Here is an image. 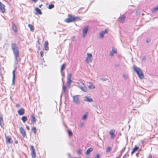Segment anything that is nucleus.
Here are the masks:
<instances>
[{"mask_svg": "<svg viewBox=\"0 0 158 158\" xmlns=\"http://www.w3.org/2000/svg\"><path fill=\"white\" fill-rule=\"evenodd\" d=\"M11 46L12 50L15 55V58L17 60V59L19 57V48L16 44L15 43L12 44Z\"/></svg>", "mask_w": 158, "mask_h": 158, "instance_id": "1", "label": "nucleus"}, {"mask_svg": "<svg viewBox=\"0 0 158 158\" xmlns=\"http://www.w3.org/2000/svg\"><path fill=\"white\" fill-rule=\"evenodd\" d=\"M68 17L69 18L65 19L64 20L65 22L67 23L74 22L76 21L77 19H80L79 17H74L71 14L68 15Z\"/></svg>", "mask_w": 158, "mask_h": 158, "instance_id": "2", "label": "nucleus"}, {"mask_svg": "<svg viewBox=\"0 0 158 158\" xmlns=\"http://www.w3.org/2000/svg\"><path fill=\"white\" fill-rule=\"evenodd\" d=\"M135 71L139 77L141 79L144 78V75L142 72V70L138 67H134V68Z\"/></svg>", "mask_w": 158, "mask_h": 158, "instance_id": "3", "label": "nucleus"}, {"mask_svg": "<svg viewBox=\"0 0 158 158\" xmlns=\"http://www.w3.org/2000/svg\"><path fill=\"white\" fill-rule=\"evenodd\" d=\"M78 84L79 85V87L81 89L85 92L87 91V88L85 86L84 83L83 82L80 81L78 82Z\"/></svg>", "mask_w": 158, "mask_h": 158, "instance_id": "4", "label": "nucleus"}, {"mask_svg": "<svg viewBox=\"0 0 158 158\" xmlns=\"http://www.w3.org/2000/svg\"><path fill=\"white\" fill-rule=\"evenodd\" d=\"M31 156L32 158H35L36 157V152L33 146H31Z\"/></svg>", "mask_w": 158, "mask_h": 158, "instance_id": "5", "label": "nucleus"}, {"mask_svg": "<svg viewBox=\"0 0 158 158\" xmlns=\"http://www.w3.org/2000/svg\"><path fill=\"white\" fill-rule=\"evenodd\" d=\"M115 131L114 129H112L109 131V133L111 139H113L116 137V135L115 134Z\"/></svg>", "mask_w": 158, "mask_h": 158, "instance_id": "6", "label": "nucleus"}, {"mask_svg": "<svg viewBox=\"0 0 158 158\" xmlns=\"http://www.w3.org/2000/svg\"><path fill=\"white\" fill-rule=\"evenodd\" d=\"M71 74H69L67 77L68 81H67V84L68 85L69 88H70L71 84L72 83V81L71 80Z\"/></svg>", "mask_w": 158, "mask_h": 158, "instance_id": "7", "label": "nucleus"}, {"mask_svg": "<svg viewBox=\"0 0 158 158\" xmlns=\"http://www.w3.org/2000/svg\"><path fill=\"white\" fill-rule=\"evenodd\" d=\"M92 61V55L91 54L87 53L86 61L87 63L90 62Z\"/></svg>", "mask_w": 158, "mask_h": 158, "instance_id": "8", "label": "nucleus"}, {"mask_svg": "<svg viewBox=\"0 0 158 158\" xmlns=\"http://www.w3.org/2000/svg\"><path fill=\"white\" fill-rule=\"evenodd\" d=\"M19 131L20 133L22 134L23 137H25L26 136V132L23 127H20L19 128Z\"/></svg>", "mask_w": 158, "mask_h": 158, "instance_id": "9", "label": "nucleus"}, {"mask_svg": "<svg viewBox=\"0 0 158 158\" xmlns=\"http://www.w3.org/2000/svg\"><path fill=\"white\" fill-rule=\"evenodd\" d=\"M89 27L88 26L86 27L85 28L83 29L82 37L84 38L85 37L88 31Z\"/></svg>", "mask_w": 158, "mask_h": 158, "instance_id": "10", "label": "nucleus"}, {"mask_svg": "<svg viewBox=\"0 0 158 158\" xmlns=\"http://www.w3.org/2000/svg\"><path fill=\"white\" fill-rule=\"evenodd\" d=\"M5 6L1 2H0V10L2 13H4L5 12Z\"/></svg>", "mask_w": 158, "mask_h": 158, "instance_id": "11", "label": "nucleus"}, {"mask_svg": "<svg viewBox=\"0 0 158 158\" xmlns=\"http://www.w3.org/2000/svg\"><path fill=\"white\" fill-rule=\"evenodd\" d=\"M73 101L76 103H79L80 101L78 95H75L73 97Z\"/></svg>", "mask_w": 158, "mask_h": 158, "instance_id": "12", "label": "nucleus"}, {"mask_svg": "<svg viewBox=\"0 0 158 158\" xmlns=\"http://www.w3.org/2000/svg\"><path fill=\"white\" fill-rule=\"evenodd\" d=\"M126 17L124 15H123L118 18V21L119 23H123L125 19H126Z\"/></svg>", "mask_w": 158, "mask_h": 158, "instance_id": "13", "label": "nucleus"}, {"mask_svg": "<svg viewBox=\"0 0 158 158\" xmlns=\"http://www.w3.org/2000/svg\"><path fill=\"white\" fill-rule=\"evenodd\" d=\"M108 30L106 29L104 31L101 32L100 33V36L102 38H103L105 34L107 33L108 31Z\"/></svg>", "mask_w": 158, "mask_h": 158, "instance_id": "14", "label": "nucleus"}, {"mask_svg": "<svg viewBox=\"0 0 158 158\" xmlns=\"http://www.w3.org/2000/svg\"><path fill=\"white\" fill-rule=\"evenodd\" d=\"M18 113L20 115H22L25 113V110L23 108H21L18 111Z\"/></svg>", "mask_w": 158, "mask_h": 158, "instance_id": "15", "label": "nucleus"}, {"mask_svg": "<svg viewBox=\"0 0 158 158\" xmlns=\"http://www.w3.org/2000/svg\"><path fill=\"white\" fill-rule=\"evenodd\" d=\"M12 29L14 31V32L15 33H17L18 31L17 27L16 25L14 23H12Z\"/></svg>", "mask_w": 158, "mask_h": 158, "instance_id": "16", "label": "nucleus"}, {"mask_svg": "<svg viewBox=\"0 0 158 158\" xmlns=\"http://www.w3.org/2000/svg\"><path fill=\"white\" fill-rule=\"evenodd\" d=\"M5 138L6 139V142L8 143H13V141H11V139L10 137L6 136Z\"/></svg>", "mask_w": 158, "mask_h": 158, "instance_id": "17", "label": "nucleus"}, {"mask_svg": "<svg viewBox=\"0 0 158 158\" xmlns=\"http://www.w3.org/2000/svg\"><path fill=\"white\" fill-rule=\"evenodd\" d=\"M84 100L85 101L92 102L93 101V99L88 96H86L85 97Z\"/></svg>", "mask_w": 158, "mask_h": 158, "instance_id": "18", "label": "nucleus"}, {"mask_svg": "<svg viewBox=\"0 0 158 158\" xmlns=\"http://www.w3.org/2000/svg\"><path fill=\"white\" fill-rule=\"evenodd\" d=\"M117 49L114 48H113L112 51L110 52V55L111 56H113L115 53H117Z\"/></svg>", "mask_w": 158, "mask_h": 158, "instance_id": "19", "label": "nucleus"}, {"mask_svg": "<svg viewBox=\"0 0 158 158\" xmlns=\"http://www.w3.org/2000/svg\"><path fill=\"white\" fill-rule=\"evenodd\" d=\"M31 121L32 123H34L36 121V119L34 115L32 114L31 115Z\"/></svg>", "mask_w": 158, "mask_h": 158, "instance_id": "20", "label": "nucleus"}, {"mask_svg": "<svg viewBox=\"0 0 158 158\" xmlns=\"http://www.w3.org/2000/svg\"><path fill=\"white\" fill-rule=\"evenodd\" d=\"M48 41H46L45 43V44L44 48L46 50H49V47L48 46Z\"/></svg>", "mask_w": 158, "mask_h": 158, "instance_id": "21", "label": "nucleus"}, {"mask_svg": "<svg viewBox=\"0 0 158 158\" xmlns=\"http://www.w3.org/2000/svg\"><path fill=\"white\" fill-rule=\"evenodd\" d=\"M139 149V148L137 147L136 146H135L134 148L133 149L132 151L131 152V155H132V154L138 150Z\"/></svg>", "mask_w": 158, "mask_h": 158, "instance_id": "22", "label": "nucleus"}, {"mask_svg": "<svg viewBox=\"0 0 158 158\" xmlns=\"http://www.w3.org/2000/svg\"><path fill=\"white\" fill-rule=\"evenodd\" d=\"M35 10L36 11V14H39V15H41L42 14V13L40 10L37 7H36L35 8Z\"/></svg>", "mask_w": 158, "mask_h": 158, "instance_id": "23", "label": "nucleus"}, {"mask_svg": "<svg viewBox=\"0 0 158 158\" xmlns=\"http://www.w3.org/2000/svg\"><path fill=\"white\" fill-rule=\"evenodd\" d=\"M28 26L30 28L31 31L32 32H33L34 31V29L33 25L31 24H29L28 25Z\"/></svg>", "mask_w": 158, "mask_h": 158, "instance_id": "24", "label": "nucleus"}, {"mask_svg": "<svg viewBox=\"0 0 158 158\" xmlns=\"http://www.w3.org/2000/svg\"><path fill=\"white\" fill-rule=\"evenodd\" d=\"M93 151V149L92 148H89L86 150L85 154H89L90 152Z\"/></svg>", "mask_w": 158, "mask_h": 158, "instance_id": "25", "label": "nucleus"}, {"mask_svg": "<svg viewBox=\"0 0 158 158\" xmlns=\"http://www.w3.org/2000/svg\"><path fill=\"white\" fill-rule=\"evenodd\" d=\"M89 87L91 89H94L95 88V87L94 86L92 83L89 82Z\"/></svg>", "mask_w": 158, "mask_h": 158, "instance_id": "26", "label": "nucleus"}, {"mask_svg": "<svg viewBox=\"0 0 158 158\" xmlns=\"http://www.w3.org/2000/svg\"><path fill=\"white\" fill-rule=\"evenodd\" d=\"M27 119V118L26 116H23L21 118V120L24 123L25 122Z\"/></svg>", "mask_w": 158, "mask_h": 158, "instance_id": "27", "label": "nucleus"}, {"mask_svg": "<svg viewBox=\"0 0 158 158\" xmlns=\"http://www.w3.org/2000/svg\"><path fill=\"white\" fill-rule=\"evenodd\" d=\"M112 150V148L110 146H108L106 149V153L110 152Z\"/></svg>", "mask_w": 158, "mask_h": 158, "instance_id": "28", "label": "nucleus"}, {"mask_svg": "<svg viewBox=\"0 0 158 158\" xmlns=\"http://www.w3.org/2000/svg\"><path fill=\"white\" fill-rule=\"evenodd\" d=\"M88 115V112H87L85 113L82 117V119L85 120L87 118V116Z\"/></svg>", "mask_w": 158, "mask_h": 158, "instance_id": "29", "label": "nucleus"}, {"mask_svg": "<svg viewBox=\"0 0 158 158\" xmlns=\"http://www.w3.org/2000/svg\"><path fill=\"white\" fill-rule=\"evenodd\" d=\"M0 125L2 127L4 125L3 120L2 117L0 118Z\"/></svg>", "mask_w": 158, "mask_h": 158, "instance_id": "30", "label": "nucleus"}, {"mask_svg": "<svg viewBox=\"0 0 158 158\" xmlns=\"http://www.w3.org/2000/svg\"><path fill=\"white\" fill-rule=\"evenodd\" d=\"M66 67V64H63L61 66V71H63L65 68Z\"/></svg>", "mask_w": 158, "mask_h": 158, "instance_id": "31", "label": "nucleus"}, {"mask_svg": "<svg viewBox=\"0 0 158 158\" xmlns=\"http://www.w3.org/2000/svg\"><path fill=\"white\" fill-rule=\"evenodd\" d=\"M32 130L33 131L35 135L36 133V129L35 127H33L32 128Z\"/></svg>", "mask_w": 158, "mask_h": 158, "instance_id": "32", "label": "nucleus"}, {"mask_svg": "<svg viewBox=\"0 0 158 158\" xmlns=\"http://www.w3.org/2000/svg\"><path fill=\"white\" fill-rule=\"evenodd\" d=\"M15 70H14L13 71V81H14L15 78Z\"/></svg>", "mask_w": 158, "mask_h": 158, "instance_id": "33", "label": "nucleus"}, {"mask_svg": "<svg viewBox=\"0 0 158 158\" xmlns=\"http://www.w3.org/2000/svg\"><path fill=\"white\" fill-rule=\"evenodd\" d=\"M54 6L53 4H50L49 5L48 8L49 9H52L54 7Z\"/></svg>", "mask_w": 158, "mask_h": 158, "instance_id": "34", "label": "nucleus"}, {"mask_svg": "<svg viewBox=\"0 0 158 158\" xmlns=\"http://www.w3.org/2000/svg\"><path fill=\"white\" fill-rule=\"evenodd\" d=\"M68 134L69 136H71L73 135V133L70 130H68Z\"/></svg>", "mask_w": 158, "mask_h": 158, "instance_id": "35", "label": "nucleus"}, {"mask_svg": "<svg viewBox=\"0 0 158 158\" xmlns=\"http://www.w3.org/2000/svg\"><path fill=\"white\" fill-rule=\"evenodd\" d=\"M158 10V6L156 7L155 8H154L153 9V11H156Z\"/></svg>", "mask_w": 158, "mask_h": 158, "instance_id": "36", "label": "nucleus"}, {"mask_svg": "<svg viewBox=\"0 0 158 158\" xmlns=\"http://www.w3.org/2000/svg\"><path fill=\"white\" fill-rule=\"evenodd\" d=\"M67 87L65 86H64L63 87V89L64 92H65L67 89Z\"/></svg>", "mask_w": 158, "mask_h": 158, "instance_id": "37", "label": "nucleus"}, {"mask_svg": "<svg viewBox=\"0 0 158 158\" xmlns=\"http://www.w3.org/2000/svg\"><path fill=\"white\" fill-rule=\"evenodd\" d=\"M151 39L150 38H147L146 40V42L147 43H148L150 42Z\"/></svg>", "mask_w": 158, "mask_h": 158, "instance_id": "38", "label": "nucleus"}, {"mask_svg": "<svg viewBox=\"0 0 158 158\" xmlns=\"http://www.w3.org/2000/svg\"><path fill=\"white\" fill-rule=\"evenodd\" d=\"M77 153L79 154H81V149H78V151H77Z\"/></svg>", "mask_w": 158, "mask_h": 158, "instance_id": "39", "label": "nucleus"}, {"mask_svg": "<svg viewBox=\"0 0 158 158\" xmlns=\"http://www.w3.org/2000/svg\"><path fill=\"white\" fill-rule=\"evenodd\" d=\"M40 56L41 57H43L44 56V52H43V51H41L40 52Z\"/></svg>", "mask_w": 158, "mask_h": 158, "instance_id": "40", "label": "nucleus"}, {"mask_svg": "<svg viewBox=\"0 0 158 158\" xmlns=\"http://www.w3.org/2000/svg\"><path fill=\"white\" fill-rule=\"evenodd\" d=\"M16 106L17 107H19L20 106V105L19 104V103H17V104L16 105Z\"/></svg>", "mask_w": 158, "mask_h": 158, "instance_id": "41", "label": "nucleus"}, {"mask_svg": "<svg viewBox=\"0 0 158 158\" xmlns=\"http://www.w3.org/2000/svg\"><path fill=\"white\" fill-rule=\"evenodd\" d=\"M94 158H100L99 154H98Z\"/></svg>", "mask_w": 158, "mask_h": 158, "instance_id": "42", "label": "nucleus"}, {"mask_svg": "<svg viewBox=\"0 0 158 158\" xmlns=\"http://www.w3.org/2000/svg\"><path fill=\"white\" fill-rule=\"evenodd\" d=\"M61 71V73L62 76H64V72L63 71V70L62 71Z\"/></svg>", "mask_w": 158, "mask_h": 158, "instance_id": "43", "label": "nucleus"}, {"mask_svg": "<svg viewBox=\"0 0 158 158\" xmlns=\"http://www.w3.org/2000/svg\"><path fill=\"white\" fill-rule=\"evenodd\" d=\"M152 155L151 154H149L148 156V158H152Z\"/></svg>", "mask_w": 158, "mask_h": 158, "instance_id": "44", "label": "nucleus"}, {"mask_svg": "<svg viewBox=\"0 0 158 158\" xmlns=\"http://www.w3.org/2000/svg\"><path fill=\"white\" fill-rule=\"evenodd\" d=\"M26 128L28 130H30L29 127L28 126H27L26 127Z\"/></svg>", "mask_w": 158, "mask_h": 158, "instance_id": "45", "label": "nucleus"}, {"mask_svg": "<svg viewBox=\"0 0 158 158\" xmlns=\"http://www.w3.org/2000/svg\"><path fill=\"white\" fill-rule=\"evenodd\" d=\"M33 2H37L38 0H31Z\"/></svg>", "mask_w": 158, "mask_h": 158, "instance_id": "46", "label": "nucleus"}, {"mask_svg": "<svg viewBox=\"0 0 158 158\" xmlns=\"http://www.w3.org/2000/svg\"><path fill=\"white\" fill-rule=\"evenodd\" d=\"M42 5V4H41V5H40L39 7L40 8L41 7V6Z\"/></svg>", "mask_w": 158, "mask_h": 158, "instance_id": "47", "label": "nucleus"}, {"mask_svg": "<svg viewBox=\"0 0 158 158\" xmlns=\"http://www.w3.org/2000/svg\"><path fill=\"white\" fill-rule=\"evenodd\" d=\"M15 143H18V142H17V141H16L15 142Z\"/></svg>", "mask_w": 158, "mask_h": 158, "instance_id": "48", "label": "nucleus"}, {"mask_svg": "<svg viewBox=\"0 0 158 158\" xmlns=\"http://www.w3.org/2000/svg\"><path fill=\"white\" fill-rule=\"evenodd\" d=\"M38 42L39 44H40V43L39 42V41H38Z\"/></svg>", "mask_w": 158, "mask_h": 158, "instance_id": "49", "label": "nucleus"}, {"mask_svg": "<svg viewBox=\"0 0 158 158\" xmlns=\"http://www.w3.org/2000/svg\"><path fill=\"white\" fill-rule=\"evenodd\" d=\"M123 158H126L125 157V156H123Z\"/></svg>", "mask_w": 158, "mask_h": 158, "instance_id": "50", "label": "nucleus"}]
</instances>
